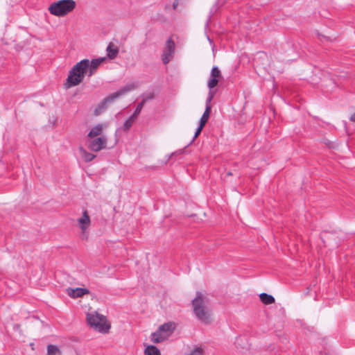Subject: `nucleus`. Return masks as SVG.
I'll list each match as a JSON object with an SVG mask.
<instances>
[{"label":"nucleus","instance_id":"obj_17","mask_svg":"<svg viewBox=\"0 0 355 355\" xmlns=\"http://www.w3.org/2000/svg\"><path fill=\"white\" fill-rule=\"evenodd\" d=\"M145 355H161L159 349L154 345H148L144 350Z\"/></svg>","mask_w":355,"mask_h":355},{"label":"nucleus","instance_id":"obj_20","mask_svg":"<svg viewBox=\"0 0 355 355\" xmlns=\"http://www.w3.org/2000/svg\"><path fill=\"white\" fill-rule=\"evenodd\" d=\"M144 102H140V103L137 105V107H136V109H135V112H133V114L130 116L132 117V119H135V120H136V119L137 118V116H138V115L139 114V113L141 112V111L142 108L144 107Z\"/></svg>","mask_w":355,"mask_h":355},{"label":"nucleus","instance_id":"obj_15","mask_svg":"<svg viewBox=\"0 0 355 355\" xmlns=\"http://www.w3.org/2000/svg\"><path fill=\"white\" fill-rule=\"evenodd\" d=\"M79 150L80 152L81 156L86 162L92 161L96 157V155L86 151L83 147H80Z\"/></svg>","mask_w":355,"mask_h":355},{"label":"nucleus","instance_id":"obj_5","mask_svg":"<svg viewBox=\"0 0 355 355\" xmlns=\"http://www.w3.org/2000/svg\"><path fill=\"white\" fill-rule=\"evenodd\" d=\"M87 321L89 326L101 333H107L110 325L107 324L106 318L97 312L87 315Z\"/></svg>","mask_w":355,"mask_h":355},{"label":"nucleus","instance_id":"obj_10","mask_svg":"<svg viewBox=\"0 0 355 355\" xmlns=\"http://www.w3.org/2000/svg\"><path fill=\"white\" fill-rule=\"evenodd\" d=\"M223 78L221 72L217 67H214L211 69L210 78L208 81L207 86L209 89V92L215 94V92H212V89L217 86L218 82Z\"/></svg>","mask_w":355,"mask_h":355},{"label":"nucleus","instance_id":"obj_13","mask_svg":"<svg viewBox=\"0 0 355 355\" xmlns=\"http://www.w3.org/2000/svg\"><path fill=\"white\" fill-rule=\"evenodd\" d=\"M107 56L110 59H114L119 53V48L114 43L110 42L107 49Z\"/></svg>","mask_w":355,"mask_h":355},{"label":"nucleus","instance_id":"obj_11","mask_svg":"<svg viewBox=\"0 0 355 355\" xmlns=\"http://www.w3.org/2000/svg\"><path fill=\"white\" fill-rule=\"evenodd\" d=\"M214 96V93L209 92V96L206 101L205 111L204 112V113L200 120V124H199L200 125L205 127V124L208 121V119H209V115H210V112H211V107L209 105V103L212 101Z\"/></svg>","mask_w":355,"mask_h":355},{"label":"nucleus","instance_id":"obj_7","mask_svg":"<svg viewBox=\"0 0 355 355\" xmlns=\"http://www.w3.org/2000/svg\"><path fill=\"white\" fill-rule=\"evenodd\" d=\"M78 223L79 227L82 230V234L80 236L81 239H87L88 237V234L86 232V230L89 227L90 223H91L90 217H89L87 210L84 211L83 213L82 217H80V218L78 219Z\"/></svg>","mask_w":355,"mask_h":355},{"label":"nucleus","instance_id":"obj_26","mask_svg":"<svg viewBox=\"0 0 355 355\" xmlns=\"http://www.w3.org/2000/svg\"><path fill=\"white\" fill-rule=\"evenodd\" d=\"M350 121L355 123V112L349 118Z\"/></svg>","mask_w":355,"mask_h":355},{"label":"nucleus","instance_id":"obj_23","mask_svg":"<svg viewBox=\"0 0 355 355\" xmlns=\"http://www.w3.org/2000/svg\"><path fill=\"white\" fill-rule=\"evenodd\" d=\"M203 128H204L203 126L199 125L198 128H197V130H196V131L195 132V135H194L193 140L196 139L200 135V134L201 133L202 130L203 129Z\"/></svg>","mask_w":355,"mask_h":355},{"label":"nucleus","instance_id":"obj_18","mask_svg":"<svg viewBox=\"0 0 355 355\" xmlns=\"http://www.w3.org/2000/svg\"><path fill=\"white\" fill-rule=\"evenodd\" d=\"M47 355H61V352L57 346L49 345L47 346Z\"/></svg>","mask_w":355,"mask_h":355},{"label":"nucleus","instance_id":"obj_9","mask_svg":"<svg viewBox=\"0 0 355 355\" xmlns=\"http://www.w3.org/2000/svg\"><path fill=\"white\" fill-rule=\"evenodd\" d=\"M88 148L92 151L98 152L106 148L107 139L105 137H98L87 141Z\"/></svg>","mask_w":355,"mask_h":355},{"label":"nucleus","instance_id":"obj_22","mask_svg":"<svg viewBox=\"0 0 355 355\" xmlns=\"http://www.w3.org/2000/svg\"><path fill=\"white\" fill-rule=\"evenodd\" d=\"M203 349L201 347H196L187 355H202Z\"/></svg>","mask_w":355,"mask_h":355},{"label":"nucleus","instance_id":"obj_19","mask_svg":"<svg viewBox=\"0 0 355 355\" xmlns=\"http://www.w3.org/2000/svg\"><path fill=\"white\" fill-rule=\"evenodd\" d=\"M135 121V119H132V117L130 116L123 123V130L125 132L128 131L129 129Z\"/></svg>","mask_w":355,"mask_h":355},{"label":"nucleus","instance_id":"obj_27","mask_svg":"<svg viewBox=\"0 0 355 355\" xmlns=\"http://www.w3.org/2000/svg\"><path fill=\"white\" fill-rule=\"evenodd\" d=\"M226 175L227 176H230V175H232V172L229 171V172L227 173Z\"/></svg>","mask_w":355,"mask_h":355},{"label":"nucleus","instance_id":"obj_25","mask_svg":"<svg viewBox=\"0 0 355 355\" xmlns=\"http://www.w3.org/2000/svg\"><path fill=\"white\" fill-rule=\"evenodd\" d=\"M178 0H175V1L173 2V9H176V8L178 7Z\"/></svg>","mask_w":355,"mask_h":355},{"label":"nucleus","instance_id":"obj_12","mask_svg":"<svg viewBox=\"0 0 355 355\" xmlns=\"http://www.w3.org/2000/svg\"><path fill=\"white\" fill-rule=\"evenodd\" d=\"M66 291L67 293L73 298L80 297L84 295L88 294L89 293L88 289L83 288H68Z\"/></svg>","mask_w":355,"mask_h":355},{"label":"nucleus","instance_id":"obj_24","mask_svg":"<svg viewBox=\"0 0 355 355\" xmlns=\"http://www.w3.org/2000/svg\"><path fill=\"white\" fill-rule=\"evenodd\" d=\"M318 36H319V37H323L324 39H325L326 40L331 41V42L334 41V40L336 39V37H334V39H331V38L330 37H329V36H325V35H321V34H319V35H318Z\"/></svg>","mask_w":355,"mask_h":355},{"label":"nucleus","instance_id":"obj_3","mask_svg":"<svg viewBox=\"0 0 355 355\" xmlns=\"http://www.w3.org/2000/svg\"><path fill=\"white\" fill-rule=\"evenodd\" d=\"M76 3L73 0H60L53 2L49 8L51 15L58 17H63L73 10Z\"/></svg>","mask_w":355,"mask_h":355},{"label":"nucleus","instance_id":"obj_2","mask_svg":"<svg viewBox=\"0 0 355 355\" xmlns=\"http://www.w3.org/2000/svg\"><path fill=\"white\" fill-rule=\"evenodd\" d=\"M193 313L196 318L205 324L211 322V309L209 307V299L201 292H197L192 300Z\"/></svg>","mask_w":355,"mask_h":355},{"label":"nucleus","instance_id":"obj_6","mask_svg":"<svg viewBox=\"0 0 355 355\" xmlns=\"http://www.w3.org/2000/svg\"><path fill=\"white\" fill-rule=\"evenodd\" d=\"M175 329V324L173 322H168L160 325L158 329L152 333L151 341L154 343H162L173 333Z\"/></svg>","mask_w":355,"mask_h":355},{"label":"nucleus","instance_id":"obj_14","mask_svg":"<svg viewBox=\"0 0 355 355\" xmlns=\"http://www.w3.org/2000/svg\"><path fill=\"white\" fill-rule=\"evenodd\" d=\"M102 132H103V125L98 124L92 128V130L88 133L87 137L89 138H94V137L101 135Z\"/></svg>","mask_w":355,"mask_h":355},{"label":"nucleus","instance_id":"obj_21","mask_svg":"<svg viewBox=\"0 0 355 355\" xmlns=\"http://www.w3.org/2000/svg\"><path fill=\"white\" fill-rule=\"evenodd\" d=\"M155 98L154 93H149L148 94H143L142 101L141 102H144V105L145 103L150 100H152Z\"/></svg>","mask_w":355,"mask_h":355},{"label":"nucleus","instance_id":"obj_1","mask_svg":"<svg viewBox=\"0 0 355 355\" xmlns=\"http://www.w3.org/2000/svg\"><path fill=\"white\" fill-rule=\"evenodd\" d=\"M105 60V58L94 59L91 62L88 59H84L76 63L69 71L64 87L69 89L78 85L83 82L85 75L89 77L93 76L100 64Z\"/></svg>","mask_w":355,"mask_h":355},{"label":"nucleus","instance_id":"obj_8","mask_svg":"<svg viewBox=\"0 0 355 355\" xmlns=\"http://www.w3.org/2000/svg\"><path fill=\"white\" fill-rule=\"evenodd\" d=\"M175 42L173 41L172 39H168L166 42L162 56V60L164 64H168L171 61L173 54L175 52Z\"/></svg>","mask_w":355,"mask_h":355},{"label":"nucleus","instance_id":"obj_4","mask_svg":"<svg viewBox=\"0 0 355 355\" xmlns=\"http://www.w3.org/2000/svg\"><path fill=\"white\" fill-rule=\"evenodd\" d=\"M132 87L130 85H127L119 91L109 95L107 97L105 98L103 101H101L96 109L94 110V114L98 116L102 114L109 105L114 103V101L121 97V96L125 94L128 92L131 91Z\"/></svg>","mask_w":355,"mask_h":355},{"label":"nucleus","instance_id":"obj_16","mask_svg":"<svg viewBox=\"0 0 355 355\" xmlns=\"http://www.w3.org/2000/svg\"><path fill=\"white\" fill-rule=\"evenodd\" d=\"M261 301L265 304H271L275 302V298L267 293H263L259 295Z\"/></svg>","mask_w":355,"mask_h":355}]
</instances>
